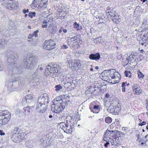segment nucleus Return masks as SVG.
<instances>
[{"label":"nucleus","mask_w":148,"mask_h":148,"mask_svg":"<svg viewBox=\"0 0 148 148\" xmlns=\"http://www.w3.org/2000/svg\"><path fill=\"white\" fill-rule=\"evenodd\" d=\"M55 88H56L55 90L57 91L60 90L62 88V87L60 85H56L55 86Z\"/></svg>","instance_id":"35"},{"label":"nucleus","mask_w":148,"mask_h":148,"mask_svg":"<svg viewBox=\"0 0 148 148\" xmlns=\"http://www.w3.org/2000/svg\"><path fill=\"white\" fill-rule=\"evenodd\" d=\"M147 106H146L147 109L148 110V99L147 100Z\"/></svg>","instance_id":"64"},{"label":"nucleus","mask_w":148,"mask_h":148,"mask_svg":"<svg viewBox=\"0 0 148 148\" xmlns=\"http://www.w3.org/2000/svg\"><path fill=\"white\" fill-rule=\"evenodd\" d=\"M12 84H13L14 85H15L16 84L18 85V82L17 80L13 82Z\"/></svg>","instance_id":"55"},{"label":"nucleus","mask_w":148,"mask_h":148,"mask_svg":"<svg viewBox=\"0 0 148 148\" xmlns=\"http://www.w3.org/2000/svg\"><path fill=\"white\" fill-rule=\"evenodd\" d=\"M31 142L29 141H28L27 142H26V145H27V147H28L30 148L31 147V145H28V144L30 143Z\"/></svg>","instance_id":"52"},{"label":"nucleus","mask_w":148,"mask_h":148,"mask_svg":"<svg viewBox=\"0 0 148 148\" xmlns=\"http://www.w3.org/2000/svg\"><path fill=\"white\" fill-rule=\"evenodd\" d=\"M125 83L124 82H123L122 84V90L123 92H125Z\"/></svg>","instance_id":"43"},{"label":"nucleus","mask_w":148,"mask_h":148,"mask_svg":"<svg viewBox=\"0 0 148 148\" xmlns=\"http://www.w3.org/2000/svg\"><path fill=\"white\" fill-rule=\"evenodd\" d=\"M131 57H132V58L133 59H134V58H136V55L135 54H131Z\"/></svg>","instance_id":"60"},{"label":"nucleus","mask_w":148,"mask_h":148,"mask_svg":"<svg viewBox=\"0 0 148 148\" xmlns=\"http://www.w3.org/2000/svg\"><path fill=\"white\" fill-rule=\"evenodd\" d=\"M69 67L72 69L76 70L77 68H79L81 66L80 61L79 60H70L69 61Z\"/></svg>","instance_id":"9"},{"label":"nucleus","mask_w":148,"mask_h":148,"mask_svg":"<svg viewBox=\"0 0 148 148\" xmlns=\"http://www.w3.org/2000/svg\"><path fill=\"white\" fill-rule=\"evenodd\" d=\"M6 124L4 122V121L2 119V117L0 116V126H1L3 125H5Z\"/></svg>","instance_id":"37"},{"label":"nucleus","mask_w":148,"mask_h":148,"mask_svg":"<svg viewBox=\"0 0 148 148\" xmlns=\"http://www.w3.org/2000/svg\"><path fill=\"white\" fill-rule=\"evenodd\" d=\"M48 26V25L47 24H45L44 25L42 24L41 27L43 28H47Z\"/></svg>","instance_id":"54"},{"label":"nucleus","mask_w":148,"mask_h":148,"mask_svg":"<svg viewBox=\"0 0 148 148\" xmlns=\"http://www.w3.org/2000/svg\"><path fill=\"white\" fill-rule=\"evenodd\" d=\"M104 146L106 147H107L108 146H110V143L108 142H106V143L105 144Z\"/></svg>","instance_id":"50"},{"label":"nucleus","mask_w":148,"mask_h":148,"mask_svg":"<svg viewBox=\"0 0 148 148\" xmlns=\"http://www.w3.org/2000/svg\"><path fill=\"white\" fill-rule=\"evenodd\" d=\"M73 26L74 28L76 29L77 31H79L82 29V27L80 26L79 24L75 22L73 24Z\"/></svg>","instance_id":"25"},{"label":"nucleus","mask_w":148,"mask_h":148,"mask_svg":"<svg viewBox=\"0 0 148 148\" xmlns=\"http://www.w3.org/2000/svg\"><path fill=\"white\" fill-rule=\"evenodd\" d=\"M32 107L27 106L25 108H24L22 110V112L25 114H27L30 113L32 110Z\"/></svg>","instance_id":"19"},{"label":"nucleus","mask_w":148,"mask_h":148,"mask_svg":"<svg viewBox=\"0 0 148 148\" xmlns=\"http://www.w3.org/2000/svg\"><path fill=\"white\" fill-rule=\"evenodd\" d=\"M112 121V119L109 116H108L106 117L105 119V122L107 123H111Z\"/></svg>","instance_id":"31"},{"label":"nucleus","mask_w":148,"mask_h":148,"mask_svg":"<svg viewBox=\"0 0 148 148\" xmlns=\"http://www.w3.org/2000/svg\"><path fill=\"white\" fill-rule=\"evenodd\" d=\"M36 13L34 12H29L28 15L29 17H30L31 18H32L33 16H35Z\"/></svg>","instance_id":"36"},{"label":"nucleus","mask_w":148,"mask_h":148,"mask_svg":"<svg viewBox=\"0 0 148 148\" xmlns=\"http://www.w3.org/2000/svg\"><path fill=\"white\" fill-rule=\"evenodd\" d=\"M33 36V34H30L28 37V39H30Z\"/></svg>","instance_id":"56"},{"label":"nucleus","mask_w":148,"mask_h":148,"mask_svg":"<svg viewBox=\"0 0 148 148\" xmlns=\"http://www.w3.org/2000/svg\"><path fill=\"white\" fill-rule=\"evenodd\" d=\"M0 116L6 124L10 119L11 116L10 113L7 110H0Z\"/></svg>","instance_id":"10"},{"label":"nucleus","mask_w":148,"mask_h":148,"mask_svg":"<svg viewBox=\"0 0 148 148\" xmlns=\"http://www.w3.org/2000/svg\"><path fill=\"white\" fill-rule=\"evenodd\" d=\"M146 124V122L145 121H143L142 123H139L140 125L142 126L143 125H144Z\"/></svg>","instance_id":"59"},{"label":"nucleus","mask_w":148,"mask_h":148,"mask_svg":"<svg viewBox=\"0 0 148 148\" xmlns=\"http://www.w3.org/2000/svg\"><path fill=\"white\" fill-rule=\"evenodd\" d=\"M56 43L55 42L51 40H46L43 45L44 49L50 50L54 48L55 47Z\"/></svg>","instance_id":"8"},{"label":"nucleus","mask_w":148,"mask_h":148,"mask_svg":"<svg viewBox=\"0 0 148 148\" xmlns=\"http://www.w3.org/2000/svg\"><path fill=\"white\" fill-rule=\"evenodd\" d=\"M23 13L25 14L26 13H28L29 12V10L28 9H24L22 11Z\"/></svg>","instance_id":"47"},{"label":"nucleus","mask_w":148,"mask_h":148,"mask_svg":"<svg viewBox=\"0 0 148 148\" xmlns=\"http://www.w3.org/2000/svg\"><path fill=\"white\" fill-rule=\"evenodd\" d=\"M39 32V31L38 30H36V31L34 32L33 34H33V36H34L35 37H36L38 36V33Z\"/></svg>","instance_id":"45"},{"label":"nucleus","mask_w":148,"mask_h":148,"mask_svg":"<svg viewBox=\"0 0 148 148\" xmlns=\"http://www.w3.org/2000/svg\"><path fill=\"white\" fill-rule=\"evenodd\" d=\"M100 58V55L99 53H97L95 54H91L90 55L89 58L92 60H99Z\"/></svg>","instance_id":"15"},{"label":"nucleus","mask_w":148,"mask_h":148,"mask_svg":"<svg viewBox=\"0 0 148 148\" xmlns=\"http://www.w3.org/2000/svg\"><path fill=\"white\" fill-rule=\"evenodd\" d=\"M11 5L12 7H14V10L17 8L18 7V4L16 2H14Z\"/></svg>","instance_id":"40"},{"label":"nucleus","mask_w":148,"mask_h":148,"mask_svg":"<svg viewBox=\"0 0 148 148\" xmlns=\"http://www.w3.org/2000/svg\"><path fill=\"white\" fill-rule=\"evenodd\" d=\"M138 74L139 78H143L144 77V75L140 71H138Z\"/></svg>","instance_id":"41"},{"label":"nucleus","mask_w":148,"mask_h":148,"mask_svg":"<svg viewBox=\"0 0 148 148\" xmlns=\"http://www.w3.org/2000/svg\"><path fill=\"white\" fill-rule=\"evenodd\" d=\"M62 27H61V28L59 29V32L60 33H61L62 32Z\"/></svg>","instance_id":"62"},{"label":"nucleus","mask_w":148,"mask_h":148,"mask_svg":"<svg viewBox=\"0 0 148 148\" xmlns=\"http://www.w3.org/2000/svg\"><path fill=\"white\" fill-rule=\"evenodd\" d=\"M59 123H60V127L65 132L70 134L72 132V129L74 127L73 125L69 126L68 123H66L63 122H60Z\"/></svg>","instance_id":"7"},{"label":"nucleus","mask_w":148,"mask_h":148,"mask_svg":"<svg viewBox=\"0 0 148 148\" xmlns=\"http://www.w3.org/2000/svg\"><path fill=\"white\" fill-rule=\"evenodd\" d=\"M61 48L63 49H66L68 48V47L67 45H64L61 46Z\"/></svg>","instance_id":"51"},{"label":"nucleus","mask_w":148,"mask_h":148,"mask_svg":"<svg viewBox=\"0 0 148 148\" xmlns=\"http://www.w3.org/2000/svg\"><path fill=\"white\" fill-rule=\"evenodd\" d=\"M5 134V133L3 132V130H0V135H3Z\"/></svg>","instance_id":"61"},{"label":"nucleus","mask_w":148,"mask_h":148,"mask_svg":"<svg viewBox=\"0 0 148 148\" xmlns=\"http://www.w3.org/2000/svg\"><path fill=\"white\" fill-rule=\"evenodd\" d=\"M110 133V130H107L106 131L104 135V137L103 138V139L105 141L108 140V138L110 140L112 139V138L110 136H111L110 135L111 134Z\"/></svg>","instance_id":"17"},{"label":"nucleus","mask_w":148,"mask_h":148,"mask_svg":"<svg viewBox=\"0 0 148 148\" xmlns=\"http://www.w3.org/2000/svg\"><path fill=\"white\" fill-rule=\"evenodd\" d=\"M114 75H115V79L118 78V81L119 80V77H120V74L117 72H115V73L114 74ZM118 81L117 80V81Z\"/></svg>","instance_id":"42"},{"label":"nucleus","mask_w":148,"mask_h":148,"mask_svg":"<svg viewBox=\"0 0 148 148\" xmlns=\"http://www.w3.org/2000/svg\"><path fill=\"white\" fill-rule=\"evenodd\" d=\"M14 53L13 51H10L8 52L7 54V60L8 62V64L7 65V67L8 70L11 71H15L17 70L16 67L17 64L16 63L12 62H10L9 61L12 62L14 61L15 58Z\"/></svg>","instance_id":"3"},{"label":"nucleus","mask_w":148,"mask_h":148,"mask_svg":"<svg viewBox=\"0 0 148 148\" xmlns=\"http://www.w3.org/2000/svg\"><path fill=\"white\" fill-rule=\"evenodd\" d=\"M136 88L133 91L135 94L136 95H139L142 92L141 89V88L140 86L138 85Z\"/></svg>","instance_id":"27"},{"label":"nucleus","mask_w":148,"mask_h":148,"mask_svg":"<svg viewBox=\"0 0 148 148\" xmlns=\"http://www.w3.org/2000/svg\"><path fill=\"white\" fill-rule=\"evenodd\" d=\"M35 60L34 58H27L23 62V66L26 69H29L32 67L34 65Z\"/></svg>","instance_id":"5"},{"label":"nucleus","mask_w":148,"mask_h":148,"mask_svg":"<svg viewBox=\"0 0 148 148\" xmlns=\"http://www.w3.org/2000/svg\"><path fill=\"white\" fill-rule=\"evenodd\" d=\"M138 85L137 84H134V85L132 86V89H133V91L135 90V89L136 88L138 87Z\"/></svg>","instance_id":"49"},{"label":"nucleus","mask_w":148,"mask_h":148,"mask_svg":"<svg viewBox=\"0 0 148 148\" xmlns=\"http://www.w3.org/2000/svg\"><path fill=\"white\" fill-rule=\"evenodd\" d=\"M109 96L110 95H109V94L108 93H107L105 97L106 98H108L109 97Z\"/></svg>","instance_id":"63"},{"label":"nucleus","mask_w":148,"mask_h":148,"mask_svg":"<svg viewBox=\"0 0 148 148\" xmlns=\"http://www.w3.org/2000/svg\"><path fill=\"white\" fill-rule=\"evenodd\" d=\"M37 107L36 108V110L37 112H38L39 113H43L44 112H45V111L46 110V108L45 105V106L44 107V108H45V110H44V111H42V110L43 111V110L44 109V108H44L43 107L44 106L42 107V106H40V105H39V104H37Z\"/></svg>","instance_id":"18"},{"label":"nucleus","mask_w":148,"mask_h":148,"mask_svg":"<svg viewBox=\"0 0 148 148\" xmlns=\"http://www.w3.org/2000/svg\"><path fill=\"white\" fill-rule=\"evenodd\" d=\"M48 30L49 33L51 34H54L57 31V27L53 25V23L50 24L48 26Z\"/></svg>","instance_id":"13"},{"label":"nucleus","mask_w":148,"mask_h":148,"mask_svg":"<svg viewBox=\"0 0 148 148\" xmlns=\"http://www.w3.org/2000/svg\"><path fill=\"white\" fill-rule=\"evenodd\" d=\"M67 41L68 42H72V40L71 38V37H69L68 38Z\"/></svg>","instance_id":"58"},{"label":"nucleus","mask_w":148,"mask_h":148,"mask_svg":"<svg viewBox=\"0 0 148 148\" xmlns=\"http://www.w3.org/2000/svg\"><path fill=\"white\" fill-rule=\"evenodd\" d=\"M49 20H48L47 19H45L42 21V23L43 24H47V23H49Z\"/></svg>","instance_id":"46"},{"label":"nucleus","mask_w":148,"mask_h":148,"mask_svg":"<svg viewBox=\"0 0 148 148\" xmlns=\"http://www.w3.org/2000/svg\"><path fill=\"white\" fill-rule=\"evenodd\" d=\"M6 41L4 39H0V48H2L6 46Z\"/></svg>","instance_id":"24"},{"label":"nucleus","mask_w":148,"mask_h":148,"mask_svg":"<svg viewBox=\"0 0 148 148\" xmlns=\"http://www.w3.org/2000/svg\"><path fill=\"white\" fill-rule=\"evenodd\" d=\"M34 95H33L29 94L23 98L22 101L23 103L25 101L28 103L34 102V101L35 100V99L34 97Z\"/></svg>","instance_id":"12"},{"label":"nucleus","mask_w":148,"mask_h":148,"mask_svg":"<svg viewBox=\"0 0 148 148\" xmlns=\"http://www.w3.org/2000/svg\"><path fill=\"white\" fill-rule=\"evenodd\" d=\"M11 134L12 139L14 143L19 142L24 139V133L18 127H14L11 131Z\"/></svg>","instance_id":"2"},{"label":"nucleus","mask_w":148,"mask_h":148,"mask_svg":"<svg viewBox=\"0 0 148 148\" xmlns=\"http://www.w3.org/2000/svg\"><path fill=\"white\" fill-rule=\"evenodd\" d=\"M129 61L127 59L125 58H123L122 60V63L123 65L125 66L126 65L128 64Z\"/></svg>","instance_id":"32"},{"label":"nucleus","mask_w":148,"mask_h":148,"mask_svg":"<svg viewBox=\"0 0 148 148\" xmlns=\"http://www.w3.org/2000/svg\"><path fill=\"white\" fill-rule=\"evenodd\" d=\"M51 106V110L52 112L55 113H59L61 112L65 108L66 104L63 102L54 103Z\"/></svg>","instance_id":"4"},{"label":"nucleus","mask_w":148,"mask_h":148,"mask_svg":"<svg viewBox=\"0 0 148 148\" xmlns=\"http://www.w3.org/2000/svg\"><path fill=\"white\" fill-rule=\"evenodd\" d=\"M8 8L9 10H14V7H12L11 4H10V6H9L8 7Z\"/></svg>","instance_id":"48"},{"label":"nucleus","mask_w":148,"mask_h":148,"mask_svg":"<svg viewBox=\"0 0 148 148\" xmlns=\"http://www.w3.org/2000/svg\"><path fill=\"white\" fill-rule=\"evenodd\" d=\"M107 15L108 16H111V17H112L114 15H115L114 14H113L112 12H111V11L110 12H109L108 13H107Z\"/></svg>","instance_id":"44"},{"label":"nucleus","mask_w":148,"mask_h":148,"mask_svg":"<svg viewBox=\"0 0 148 148\" xmlns=\"http://www.w3.org/2000/svg\"><path fill=\"white\" fill-rule=\"evenodd\" d=\"M57 119L58 121V122L62 121L64 120V116L60 115L59 116H57Z\"/></svg>","instance_id":"34"},{"label":"nucleus","mask_w":148,"mask_h":148,"mask_svg":"<svg viewBox=\"0 0 148 148\" xmlns=\"http://www.w3.org/2000/svg\"><path fill=\"white\" fill-rule=\"evenodd\" d=\"M97 40L98 41H99V42H101V41H102L101 40H102V38L101 37H99V38H97Z\"/></svg>","instance_id":"53"},{"label":"nucleus","mask_w":148,"mask_h":148,"mask_svg":"<svg viewBox=\"0 0 148 148\" xmlns=\"http://www.w3.org/2000/svg\"><path fill=\"white\" fill-rule=\"evenodd\" d=\"M60 67L57 64H49L47 67L45 74L47 76L49 75L54 77L57 76L60 73Z\"/></svg>","instance_id":"1"},{"label":"nucleus","mask_w":148,"mask_h":148,"mask_svg":"<svg viewBox=\"0 0 148 148\" xmlns=\"http://www.w3.org/2000/svg\"><path fill=\"white\" fill-rule=\"evenodd\" d=\"M131 55H130V56H129L127 58H126L128 61L129 62L130 60H131L132 59H131L132 58V57H131Z\"/></svg>","instance_id":"57"},{"label":"nucleus","mask_w":148,"mask_h":148,"mask_svg":"<svg viewBox=\"0 0 148 148\" xmlns=\"http://www.w3.org/2000/svg\"><path fill=\"white\" fill-rule=\"evenodd\" d=\"M112 19L114 23H117L119 21L120 18H119V16L118 14H116L113 16L112 17Z\"/></svg>","instance_id":"26"},{"label":"nucleus","mask_w":148,"mask_h":148,"mask_svg":"<svg viewBox=\"0 0 148 148\" xmlns=\"http://www.w3.org/2000/svg\"><path fill=\"white\" fill-rule=\"evenodd\" d=\"M125 136V134H124L120 132L117 131L116 132V137L119 138V139H121V140H122V139Z\"/></svg>","instance_id":"28"},{"label":"nucleus","mask_w":148,"mask_h":148,"mask_svg":"<svg viewBox=\"0 0 148 148\" xmlns=\"http://www.w3.org/2000/svg\"><path fill=\"white\" fill-rule=\"evenodd\" d=\"M110 108V111L114 112L115 114H117L120 112V111L121 109L120 107L117 106H115L114 108Z\"/></svg>","instance_id":"20"},{"label":"nucleus","mask_w":148,"mask_h":148,"mask_svg":"<svg viewBox=\"0 0 148 148\" xmlns=\"http://www.w3.org/2000/svg\"><path fill=\"white\" fill-rule=\"evenodd\" d=\"M90 109L92 112L94 113H98L99 111V106L98 105H95L93 107L90 106Z\"/></svg>","instance_id":"16"},{"label":"nucleus","mask_w":148,"mask_h":148,"mask_svg":"<svg viewBox=\"0 0 148 148\" xmlns=\"http://www.w3.org/2000/svg\"><path fill=\"white\" fill-rule=\"evenodd\" d=\"M62 99L61 97H58L54 99V103L62 102Z\"/></svg>","instance_id":"33"},{"label":"nucleus","mask_w":148,"mask_h":148,"mask_svg":"<svg viewBox=\"0 0 148 148\" xmlns=\"http://www.w3.org/2000/svg\"><path fill=\"white\" fill-rule=\"evenodd\" d=\"M79 35L77 34H75L73 37H71L72 42L73 43L77 42L79 40Z\"/></svg>","instance_id":"23"},{"label":"nucleus","mask_w":148,"mask_h":148,"mask_svg":"<svg viewBox=\"0 0 148 148\" xmlns=\"http://www.w3.org/2000/svg\"><path fill=\"white\" fill-rule=\"evenodd\" d=\"M98 16L100 23H103L105 22V18L104 14L102 13H99Z\"/></svg>","instance_id":"21"},{"label":"nucleus","mask_w":148,"mask_h":148,"mask_svg":"<svg viewBox=\"0 0 148 148\" xmlns=\"http://www.w3.org/2000/svg\"><path fill=\"white\" fill-rule=\"evenodd\" d=\"M42 74L41 71H40L39 69V68H38L36 70L34 74V79H40L42 76Z\"/></svg>","instance_id":"14"},{"label":"nucleus","mask_w":148,"mask_h":148,"mask_svg":"<svg viewBox=\"0 0 148 148\" xmlns=\"http://www.w3.org/2000/svg\"><path fill=\"white\" fill-rule=\"evenodd\" d=\"M48 97L47 94H45L42 95L38 98L37 104L40 105V106H41L42 107L45 106V103L48 102ZM43 108L44 109L43 110V111L45 110V108Z\"/></svg>","instance_id":"6"},{"label":"nucleus","mask_w":148,"mask_h":148,"mask_svg":"<svg viewBox=\"0 0 148 148\" xmlns=\"http://www.w3.org/2000/svg\"><path fill=\"white\" fill-rule=\"evenodd\" d=\"M125 75L126 77H132V75H129V74L131 73V72L130 71H126L125 72Z\"/></svg>","instance_id":"38"},{"label":"nucleus","mask_w":148,"mask_h":148,"mask_svg":"<svg viewBox=\"0 0 148 148\" xmlns=\"http://www.w3.org/2000/svg\"><path fill=\"white\" fill-rule=\"evenodd\" d=\"M109 70H106L102 72L101 75L103 79L105 77H108L109 75Z\"/></svg>","instance_id":"29"},{"label":"nucleus","mask_w":148,"mask_h":148,"mask_svg":"<svg viewBox=\"0 0 148 148\" xmlns=\"http://www.w3.org/2000/svg\"><path fill=\"white\" fill-rule=\"evenodd\" d=\"M40 142L41 143H40V145L41 146H42L46 147H47L46 143H47V140H44L43 139H42L40 140Z\"/></svg>","instance_id":"30"},{"label":"nucleus","mask_w":148,"mask_h":148,"mask_svg":"<svg viewBox=\"0 0 148 148\" xmlns=\"http://www.w3.org/2000/svg\"><path fill=\"white\" fill-rule=\"evenodd\" d=\"M109 141L111 142L112 145L117 146L121 144L122 141L121 139H119V138L116 137V136H112V139Z\"/></svg>","instance_id":"11"},{"label":"nucleus","mask_w":148,"mask_h":148,"mask_svg":"<svg viewBox=\"0 0 148 148\" xmlns=\"http://www.w3.org/2000/svg\"><path fill=\"white\" fill-rule=\"evenodd\" d=\"M47 143L46 145L47 146H50L51 144H53L52 141L51 140H49V139L47 140Z\"/></svg>","instance_id":"39"},{"label":"nucleus","mask_w":148,"mask_h":148,"mask_svg":"<svg viewBox=\"0 0 148 148\" xmlns=\"http://www.w3.org/2000/svg\"><path fill=\"white\" fill-rule=\"evenodd\" d=\"M115 71V70L113 69L109 70L108 77L110 76L112 78L115 79V75H114Z\"/></svg>","instance_id":"22"}]
</instances>
